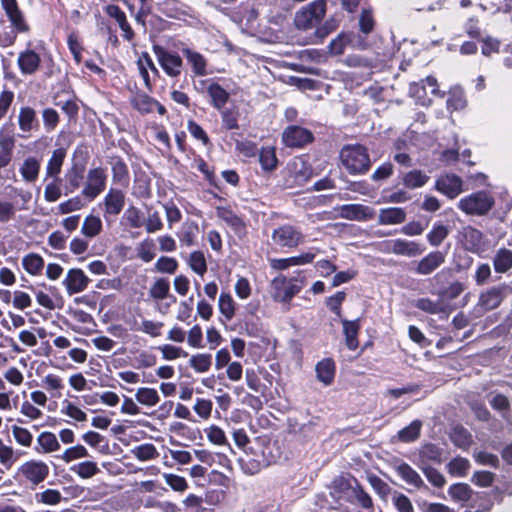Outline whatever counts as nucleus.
Masks as SVG:
<instances>
[{
	"mask_svg": "<svg viewBox=\"0 0 512 512\" xmlns=\"http://www.w3.org/2000/svg\"><path fill=\"white\" fill-rule=\"evenodd\" d=\"M60 181H61L60 179L59 180L54 179V181L48 183L45 186L44 199L47 202L53 203L60 199V197L62 195Z\"/></svg>",
	"mask_w": 512,
	"mask_h": 512,
	"instance_id": "62",
	"label": "nucleus"
},
{
	"mask_svg": "<svg viewBox=\"0 0 512 512\" xmlns=\"http://www.w3.org/2000/svg\"><path fill=\"white\" fill-rule=\"evenodd\" d=\"M445 262V255L441 251H432L416 263L414 271L418 275L432 274Z\"/></svg>",
	"mask_w": 512,
	"mask_h": 512,
	"instance_id": "13",
	"label": "nucleus"
},
{
	"mask_svg": "<svg viewBox=\"0 0 512 512\" xmlns=\"http://www.w3.org/2000/svg\"><path fill=\"white\" fill-rule=\"evenodd\" d=\"M90 283V279L79 268L70 269L63 280L69 295L77 294L84 291Z\"/></svg>",
	"mask_w": 512,
	"mask_h": 512,
	"instance_id": "12",
	"label": "nucleus"
},
{
	"mask_svg": "<svg viewBox=\"0 0 512 512\" xmlns=\"http://www.w3.org/2000/svg\"><path fill=\"white\" fill-rule=\"evenodd\" d=\"M315 253L306 252L298 256L288 257V258H271L269 259L270 267L274 270H286L291 266H300L305 264H310L315 259Z\"/></svg>",
	"mask_w": 512,
	"mask_h": 512,
	"instance_id": "17",
	"label": "nucleus"
},
{
	"mask_svg": "<svg viewBox=\"0 0 512 512\" xmlns=\"http://www.w3.org/2000/svg\"><path fill=\"white\" fill-rule=\"evenodd\" d=\"M395 470L401 479L408 485H411L418 490H429V487L425 484L418 472L409 464L401 463L395 466Z\"/></svg>",
	"mask_w": 512,
	"mask_h": 512,
	"instance_id": "19",
	"label": "nucleus"
},
{
	"mask_svg": "<svg viewBox=\"0 0 512 512\" xmlns=\"http://www.w3.org/2000/svg\"><path fill=\"white\" fill-rule=\"evenodd\" d=\"M413 305L417 309L429 314L446 313L448 310V305L441 299L432 301L429 298H419L413 302Z\"/></svg>",
	"mask_w": 512,
	"mask_h": 512,
	"instance_id": "31",
	"label": "nucleus"
},
{
	"mask_svg": "<svg viewBox=\"0 0 512 512\" xmlns=\"http://www.w3.org/2000/svg\"><path fill=\"white\" fill-rule=\"evenodd\" d=\"M0 4L8 17L12 28L19 33H26L30 30L25 16L19 8L17 0H0Z\"/></svg>",
	"mask_w": 512,
	"mask_h": 512,
	"instance_id": "8",
	"label": "nucleus"
},
{
	"mask_svg": "<svg viewBox=\"0 0 512 512\" xmlns=\"http://www.w3.org/2000/svg\"><path fill=\"white\" fill-rule=\"evenodd\" d=\"M43 126L46 132H52L56 129L60 122L59 113L53 108H45L42 113Z\"/></svg>",
	"mask_w": 512,
	"mask_h": 512,
	"instance_id": "51",
	"label": "nucleus"
},
{
	"mask_svg": "<svg viewBox=\"0 0 512 512\" xmlns=\"http://www.w3.org/2000/svg\"><path fill=\"white\" fill-rule=\"evenodd\" d=\"M395 255L404 257H417L421 255L425 247L415 241H409L406 239H395Z\"/></svg>",
	"mask_w": 512,
	"mask_h": 512,
	"instance_id": "24",
	"label": "nucleus"
},
{
	"mask_svg": "<svg viewBox=\"0 0 512 512\" xmlns=\"http://www.w3.org/2000/svg\"><path fill=\"white\" fill-rule=\"evenodd\" d=\"M181 52L196 75L205 76L207 74V61L202 54L187 47L182 48Z\"/></svg>",
	"mask_w": 512,
	"mask_h": 512,
	"instance_id": "28",
	"label": "nucleus"
},
{
	"mask_svg": "<svg viewBox=\"0 0 512 512\" xmlns=\"http://www.w3.org/2000/svg\"><path fill=\"white\" fill-rule=\"evenodd\" d=\"M259 161L262 168L266 171H272L277 166L275 150L271 147L262 148L259 153Z\"/></svg>",
	"mask_w": 512,
	"mask_h": 512,
	"instance_id": "54",
	"label": "nucleus"
},
{
	"mask_svg": "<svg viewBox=\"0 0 512 512\" xmlns=\"http://www.w3.org/2000/svg\"><path fill=\"white\" fill-rule=\"evenodd\" d=\"M122 219L127 226L134 229L142 227L144 223L141 211L134 206L126 209Z\"/></svg>",
	"mask_w": 512,
	"mask_h": 512,
	"instance_id": "53",
	"label": "nucleus"
},
{
	"mask_svg": "<svg viewBox=\"0 0 512 512\" xmlns=\"http://www.w3.org/2000/svg\"><path fill=\"white\" fill-rule=\"evenodd\" d=\"M15 147V136L13 132V125L6 123L0 128V149L13 151Z\"/></svg>",
	"mask_w": 512,
	"mask_h": 512,
	"instance_id": "45",
	"label": "nucleus"
},
{
	"mask_svg": "<svg viewBox=\"0 0 512 512\" xmlns=\"http://www.w3.org/2000/svg\"><path fill=\"white\" fill-rule=\"evenodd\" d=\"M41 162L40 159L29 156L24 159L19 172L24 181L28 183L35 182L39 176Z\"/></svg>",
	"mask_w": 512,
	"mask_h": 512,
	"instance_id": "29",
	"label": "nucleus"
},
{
	"mask_svg": "<svg viewBox=\"0 0 512 512\" xmlns=\"http://www.w3.org/2000/svg\"><path fill=\"white\" fill-rule=\"evenodd\" d=\"M303 285L304 277L301 275L289 279L279 275L271 281V296L275 301L289 303L301 291Z\"/></svg>",
	"mask_w": 512,
	"mask_h": 512,
	"instance_id": "3",
	"label": "nucleus"
},
{
	"mask_svg": "<svg viewBox=\"0 0 512 512\" xmlns=\"http://www.w3.org/2000/svg\"><path fill=\"white\" fill-rule=\"evenodd\" d=\"M314 140L312 132L306 128L291 125L285 128L282 141L287 147L302 148Z\"/></svg>",
	"mask_w": 512,
	"mask_h": 512,
	"instance_id": "7",
	"label": "nucleus"
},
{
	"mask_svg": "<svg viewBox=\"0 0 512 512\" xmlns=\"http://www.w3.org/2000/svg\"><path fill=\"white\" fill-rule=\"evenodd\" d=\"M367 480L375 492L383 499L387 498L391 493L390 486L384 482L380 477L370 474Z\"/></svg>",
	"mask_w": 512,
	"mask_h": 512,
	"instance_id": "59",
	"label": "nucleus"
},
{
	"mask_svg": "<svg viewBox=\"0 0 512 512\" xmlns=\"http://www.w3.org/2000/svg\"><path fill=\"white\" fill-rule=\"evenodd\" d=\"M199 228L196 222L187 220L182 224L179 233V240L182 245L191 247L195 244V238L198 234Z\"/></svg>",
	"mask_w": 512,
	"mask_h": 512,
	"instance_id": "36",
	"label": "nucleus"
},
{
	"mask_svg": "<svg viewBox=\"0 0 512 512\" xmlns=\"http://www.w3.org/2000/svg\"><path fill=\"white\" fill-rule=\"evenodd\" d=\"M207 93L211 98L212 106L218 110H221L229 100V93L218 83H211Z\"/></svg>",
	"mask_w": 512,
	"mask_h": 512,
	"instance_id": "34",
	"label": "nucleus"
},
{
	"mask_svg": "<svg viewBox=\"0 0 512 512\" xmlns=\"http://www.w3.org/2000/svg\"><path fill=\"white\" fill-rule=\"evenodd\" d=\"M155 53L163 70L172 77L180 75L182 68V59L179 55L167 52L163 48L156 47Z\"/></svg>",
	"mask_w": 512,
	"mask_h": 512,
	"instance_id": "14",
	"label": "nucleus"
},
{
	"mask_svg": "<svg viewBox=\"0 0 512 512\" xmlns=\"http://www.w3.org/2000/svg\"><path fill=\"white\" fill-rule=\"evenodd\" d=\"M341 323L343 326V333L345 336L346 346L348 347L349 350H356L359 346L357 336L360 330V320L341 319Z\"/></svg>",
	"mask_w": 512,
	"mask_h": 512,
	"instance_id": "22",
	"label": "nucleus"
},
{
	"mask_svg": "<svg viewBox=\"0 0 512 512\" xmlns=\"http://www.w3.org/2000/svg\"><path fill=\"white\" fill-rule=\"evenodd\" d=\"M106 13L114 18L123 32V37L131 41L134 38V31L129 25L125 13L117 5H108Z\"/></svg>",
	"mask_w": 512,
	"mask_h": 512,
	"instance_id": "26",
	"label": "nucleus"
},
{
	"mask_svg": "<svg viewBox=\"0 0 512 512\" xmlns=\"http://www.w3.org/2000/svg\"><path fill=\"white\" fill-rule=\"evenodd\" d=\"M188 265L199 276H203L207 272V263L202 251H193L188 258Z\"/></svg>",
	"mask_w": 512,
	"mask_h": 512,
	"instance_id": "44",
	"label": "nucleus"
},
{
	"mask_svg": "<svg viewBox=\"0 0 512 512\" xmlns=\"http://www.w3.org/2000/svg\"><path fill=\"white\" fill-rule=\"evenodd\" d=\"M506 289L505 285L488 289L480 295L479 305L487 311L497 308L505 298Z\"/></svg>",
	"mask_w": 512,
	"mask_h": 512,
	"instance_id": "18",
	"label": "nucleus"
},
{
	"mask_svg": "<svg viewBox=\"0 0 512 512\" xmlns=\"http://www.w3.org/2000/svg\"><path fill=\"white\" fill-rule=\"evenodd\" d=\"M288 169L294 179V182L297 184H302L308 181L313 174L311 166L302 158L294 159L288 165Z\"/></svg>",
	"mask_w": 512,
	"mask_h": 512,
	"instance_id": "20",
	"label": "nucleus"
},
{
	"mask_svg": "<svg viewBox=\"0 0 512 512\" xmlns=\"http://www.w3.org/2000/svg\"><path fill=\"white\" fill-rule=\"evenodd\" d=\"M106 177V173L102 168L89 170L86 186L82 190V195L91 200L95 199L105 189Z\"/></svg>",
	"mask_w": 512,
	"mask_h": 512,
	"instance_id": "9",
	"label": "nucleus"
},
{
	"mask_svg": "<svg viewBox=\"0 0 512 512\" xmlns=\"http://www.w3.org/2000/svg\"><path fill=\"white\" fill-rule=\"evenodd\" d=\"M271 237L274 243L282 248H296L305 240L303 233L290 224H284L274 229Z\"/></svg>",
	"mask_w": 512,
	"mask_h": 512,
	"instance_id": "5",
	"label": "nucleus"
},
{
	"mask_svg": "<svg viewBox=\"0 0 512 512\" xmlns=\"http://www.w3.org/2000/svg\"><path fill=\"white\" fill-rule=\"evenodd\" d=\"M17 459L18 457L16 456L14 449L11 446L5 445L3 440L0 438V464L6 469H10Z\"/></svg>",
	"mask_w": 512,
	"mask_h": 512,
	"instance_id": "58",
	"label": "nucleus"
},
{
	"mask_svg": "<svg viewBox=\"0 0 512 512\" xmlns=\"http://www.w3.org/2000/svg\"><path fill=\"white\" fill-rule=\"evenodd\" d=\"M339 217L351 221H367L375 216V210L362 204H346L338 208Z\"/></svg>",
	"mask_w": 512,
	"mask_h": 512,
	"instance_id": "10",
	"label": "nucleus"
},
{
	"mask_svg": "<svg viewBox=\"0 0 512 512\" xmlns=\"http://www.w3.org/2000/svg\"><path fill=\"white\" fill-rule=\"evenodd\" d=\"M17 122L19 130L23 133L22 137H26L30 135L32 131L39 129L37 112L30 106L20 107Z\"/></svg>",
	"mask_w": 512,
	"mask_h": 512,
	"instance_id": "15",
	"label": "nucleus"
},
{
	"mask_svg": "<svg viewBox=\"0 0 512 512\" xmlns=\"http://www.w3.org/2000/svg\"><path fill=\"white\" fill-rule=\"evenodd\" d=\"M102 230V222L98 216L89 215L85 218L81 232L89 238L96 237Z\"/></svg>",
	"mask_w": 512,
	"mask_h": 512,
	"instance_id": "41",
	"label": "nucleus"
},
{
	"mask_svg": "<svg viewBox=\"0 0 512 512\" xmlns=\"http://www.w3.org/2000/svg\"><path fill=\"white\" fill-rule=\"evenodd\" d=\"M392 502L398 512H414L411 500L398 491L392 493Z\"/></svg>",
	"mask_w": 512,
	"mask_h": 512,
	"instance_id": "61",
	"label": "nucleus"
},
{
	"mask_svg": "<svg viewBox=\"0 0 512 512\" xmlns=\"http://www.w3.org/2000/svg\"><path fill=\"white\" fill-rule=\"evenodd\" d=\"M326 0H314L302 7L294 18L298 29L308 30L318 25L326 14Z\"/></svg>",
	"mask_w": 512,
	"mask_h": 512,
	"instance_id": "4",
	"label": "nucleus"
},
{
	"mask_svg": "<svg viewBox=\"0 0 512 512\" xmlns=\"http://www.w3.org/2000/svg\"><path fill=\"white\" fill-rule=\"evenodd\" d=\"M131 453L140 461L153 460L159 456L156 447L151 443L136 446L131 450Z\"/></svg>",
	"mask_w": 512,
	"mask_h": 512,
	"instance_id": "43",
	"label": "nucleus"
},
{
	"mask_svg": "<svg viewBox=\"0 0 512 512\" xmlns=\"http://www.w3.org/2000/svg\"><path fill=\"white\" fill-rule=\"evenodd\" d=\"M125 205V195L121 190L110 189L104 198L105 213L118 215Z\"/></svg>",
	"mask_w": 512,
	"mask_h": 512,
	"instance_id": "21",
	"label": "nucleus"
},
{
	"mask_svg": "<svg viewBox=\"0 0 512 512\" xmlns=\"http://www.w3.org/2000/svg\"><path fill=\"white\" fill-rule=\"evenodd\" d=\"M470 467V463L467 459L462 457H456L452 459L448 465V472L457 477H463L467 474L468 469Z\"/></svg>",
	"mask_w": 512,
	"mask_h": 512,
	"instance_id": "55",
	"label": "nucleus"
},
{
	"mask_svg": "<svg viewBox=\"0 0 512 512\" xmlns=\"http://www.w3.org/2000/svg\"><path fill=\"white\" fill-rule=\"evenodd\" d=\"M421 427L422 422L420 420H414L410 425L404 427L398 432V437L402 442L415 441L420 435Z\"/></svg>",
	"mask_w": 512,
	"mask_h": 512,
	"instance_id": "47",
	"label": "nucleus"
},
{
	"mask_svg": "<svg viewBox=\"0 0 512 512\" xmlns=\"http://www.w3.org/2000/svg\"><path fill=\"white\" fill-rule=\"evenodd\" d=\"M136 255L145 263L151 262L156 256V246L152 239L141 241L136 247Z\"/></svg>",
	"mask_w": 512,
	"mask_h": 512,
	"instance_id": "40",
	"label": "nucleus"
},
{
	"mask_svg": "<svg viewBox=\"0 0 512 512\" xmlns=\"http://www.w3.org/2000/svg\"><path fill=\"white\" fill-rule=\"evenodd\" d=\"M37 443L41 447L38 450L42 453H51L60 449L59 441L56 435L52 432L44 431L37 437Z\"/></svg>",
	"mask_w": 512,
	"mask_h": 512,
	"instance_id": "38",
	"label": "nucleus"
},
{
	"mask_svg": "<svg viewBox=\"0 0 512 512\" xmlns=\"http://www.w3.org/2000/svg\"><path fill=\"white\" fill-rule=\"evenodd\" d=\"M448 494L454 501L466 503L472 497L473 491L466 483H456L449 487Z\"/></svg>",
	"mask_w": 512,
	"mask_h": 512,
	"instance_id": "39",
	"label": "nucleus"
},
{
	"mask_svg": "<svg viewBox=\"0 0 512 512\" xmlns=\"http://www.w3.org/2000/svg\"><path fill=\"white\" fill-rule=\"evenodd\" d=\"M71 470L80 478L88 479L96 475L100 470L93 461H84L71 467Z\"/></svg>",
	"mask_w": 512,
	"mask_h": 512,
	"instance_id": "50",
	"label": "nucleus"
},
{
	"mask_svg": "<svg viewBox=\"0 0 512 512\" xmlns=\"http://www.w3.org/2000/svg\"><path fill=\"white\" fill-rule=\"evenodd\" d=\"M19 473L33 486H37L49 475L48 465L41 460H29L19 467Z\"/></svg>",
	"mask_w": 512,
	"mask_h": 512,
	"instance_id": "6",
	"label": "nucleus"
},
{
	"mask_svg": "<svg viewBox=\"0 0 512 512\" xmlns=\"http://www.w3.org/2000/svg\"><path fill=\"white\" fill-rule=\"evenodd\" d=\"M449 230L443 224H435L432 230L427 234V239L431 246L438 247L448 236Z\"/></svg>",
	"mask_w": 512,
	"mask_h": 512,
	"instance_id": "52",
	"label": "nucleus"
},
{
	"mask_svg": "<svg viewBox=\"0 0 512 512\" xmlns=\"http://www.w3.org/2000/svg\"><path fill=\"white\" fill-rule=\"evenodd\" d=\"M461 235L462 243L466 250L476 253L481 249L483 235L479 230L467 226L463 228Z\"/></svg>",
	"mask_w": 512,
	"mask_h": 512,
	"instance_id": "23",
	"label": "nucleus"
},
{
	"mask_svg": "<svg viewBox=\"0 0 512 512\" xmlns=\"http://www.w3.org/2000/svg\"><path fill=\"white\" fill-rule=\"evenodd\" d=\"M155 269L160 273L174 274L178 269V262L175 258L161 256L155 263Z\"/></svg>",
	"mask_w": 512,
	"mask_h": 512,
	"instance_id": "60",
	"label": "nucleus"
},
{
	"mask_svg": "<svg viewBox=\"0 0 512 512\" xmlns=\"http://www.w3.org/2000/svg\"><path fill=\"white\" fill-rule=\"evenodd\" d=\"M135 398L140 404L149 407L155 406L160 400L158 392L153 388L147 387L139 388L136 391Z\"/></svg>",
	"mask_w": 512,
	"mask_h": 512,
	"instance_id": "42",
	"label": "nucleus"
},
{
	"mask_svg": "<svg viewBox=\"0 0 512 512\" xmlns=\"http://www.w3.org/2000/svg\"><path fill=\"white\" fill-rule=\"evenodd\" d=\"M462 186V179L455 174L442 175L435 183V189L450 199L457 197L462 192Z\"/></svg>",
	"mask_w": 512,
	"mask_h": 512,
	"instance_id": "11",
	"label": "nucleus"
},
{
	"mask_svg": "<svg viewBox=\"0 0 512 512\" xmlns=\"http://www.w3.org/2000/svg\"><path fill=\"white\" fill-rule=\"evenodd\" d=\"M216 215L219 219L230 226L235 233L242 234L245 231V225L242 219L236 215L231 209L226 207H217Z\"/></svg>",
	"mask_w": 512,
	"mask_h": 512,
	"instance_id": "30",
	"label": "nucleus"
},
{
	"mask_svg": "<svg viewBox=\"0 0 512 512\" xmlns=\"http://www.w3.org/2000/svg\"><path fill=\"white\" fill-rule=\"evenodd\" d=\"M317 379L324 385H330L335 376V364L332 359H323L316 365Z\"/></svg>",
	"mask_w": 512,
	"mask_h": 512,
	"instance_id": "32",
	"label": "nucleus"
},
{
	"mask_svg": "<svg viewBox=\"0 0 512 512\" xmlns=\"http://www.w3.org/2000/svg\"><path fill=\"white\" fill-rule=\"evenodd\" d=\"M406 219V212L400 207H389L379 211L378 223L381 225L401 224Z\"/></svg>",
	"mask_w": 512,
	"mask_h": 512,
	"instance_id": "27",
	"label": "nucleus"
},
{
	"mask_svg": "<svg viewBox=\"0 0 512 512\" xmlns=\"http://www.w3.org/2000/svg\"><path fill=\"white\" fill-rule=\"evenodd\" d=\"M495 205V199L490 192L477 191L460 199L458 208L470 216H485Z\"/></svg>",
	"mask_w": 512,
	"mask_h": 512,
	"instance_id": "2",
	"label": "nucleus"
},
{
	"mask_svg": "<svg viewBox=\"0 0 512 512\" xmlns=\"http://www.w3.org/2000/svg\"><path fill=\"white\" fill-rule=\"evenodd\" d=\"M17 64L22 75H33L40 68L41 58L34 50L26 49L19 53Z\"/></svg>",
	"mask_w": 512,
	"mask_h": 512,
	"instance_id": "16",
	"label": "nucleus"
},
{
	"mask_svg": "<svg viewBox=\"0 0 512 512\" xmlns=\"http://www.w3.org/2000/svg\"><path fill=\"white\" fill-rule=\"evenodd\" d=\"M429 176L420 170H413L408 172L403 179V183L408 188L422 187L427 183Z\"/></svg>",
	"mask_w": 512,
	"mask_h": 512,
	"instance_id": "49",
	"label": "nucleus"
},
{
	"mask_svg": "<svg viewBox=\"0 0 512 512\" xmlns=\"http://www.w3.org/2000/svg\"><path fill=\"white\" fill-rule=\"evenodd\" d=\"M494 270L497 273H506L512 269V250L500 248L493 257Z\"/></svg>",
	"mask_w": 512,
	"mask_h": 512,
	"instance_id": "33",
	"label": "nucleus"
},
{
	"mask_svg": "<svg viewBox=\"0 0 512 512\" xmlns=\"http://www.w3.org/2000/svg\"><path fill=\"white\" fill-rule=\"evenodd\" d=\"M218 307L226 320L230 321L235 315V302L229 293L222 292L219 296Z\"/></svg>",
	"mask_w": 512,
	"mask_h": 512,
	"instance_id": "46",
	"label": "nucleus"
},
{
	"mask_svg": "<svg viewBox=\"0 0 512 512\" xmlns=\"http://www.w3.org/2000/svg\"><path fill=\"white\" fill-rule=\"evenodd\" d=\"M12 434L16 442L24 447L32 444L33 436L30 431L20 426H12Z\"/></svg>",
	"mask_w": 512,
	"mask_h": 512,
	"instance_id": "64",
	"label": "nucleus"
},
{
	"mask_svg": "<svg viewBox=\"0 0 512 512\" xmlns=\"http://www.w3.org/2000/svg\"><path fill=\"white\" fill-rule=\"evenodd\" d=\"M65 157L66 150L64 148H58L52 152L46 165V178L60 179L59 174L61 173Z\"/></svg>",
	"mask_w": 512,
	"mask_h": 512,
	"instance_id": "25",
	"label": "nucleus"
},
{
	"mask_svg": "<svg viewBox=\"0 0 512 512\" xmlns=\"http://www.w3.org/2000/svg\"><path fill=\"white\" fill-rule=\"evenodd\" d=\"M354 482L353 486V495L356 498L357 502L364 509H370L373 507V501L370 495L364 490L361 484L357 479H352Z\"/></svg>",
	"mask_w": 512,
	"mask_h": 512,
	"instance_id": "56",
	"label": "nucleus"
},
{
	"mask_svg": "<svg viewBox=\"0 0 512 512\" xmlns=\"http://www.w3.org/2000/svg\"><path fill=\"white\" fill-rule=\"evenodd\" d=\"M190 366L197 372H207L212 365V357L210 354L193 355L189 361Z\"/></svg>",
	"mask_w": 512,
	"mask_h": 512,
	"instance_id": "57",
	"label": "nucleus"
},
{
	"mask_svg": "<svg viewBox=\"0 0 512 512\" xmlns=\"http://www.w3.org/2000/svg\"><path fill=\"white\" fill-rule=\"evenodd\" d=\"M342 166L351 175L366 173L371 165L366 147L360 144H348L342 147L339 154Z\"/></svg>",
	"mask_w": 512,
	"mask_h": 512,
	"instance_id": "1",
	"label": "nucleus"
},
{
	"mask_svg": "<svg viewBox=\"0 0 512 512\" xmlns=\"http://www.w3.org/2000/svg\"><path fill=\"white\" fill-rule=\"evenodd\" d=\"M131 104L141 113H151L155 110L157 101L145 93L137 92L132 96Z\"/></svg>",
	"mask_w": 512,
	"mask_h": 512,
	"instance_id": "35",
	"label": "nucleus"
},
{
	"mask_svg": "<svg viewBox=\"0 0 512 512\" xmlns=\"http://www.w3.org/2000/svg\"><path fill=\"white\" fill-rule=\"evenodd\" d=\"M163 477L166 484L174 491L184 492L188 487L187 481L184 477L172 473H164Z\"/></svg>",
	"mask_w": 512,
	"mask_h": 512,
	"instance_id": "63",
	"label": "nucleus"
},
{
	"mask_svg": "<svg viewBox=\"0 0 512 512\" xmlns=\"http://www.w3.org/2000/svg\"><path fill=\"white\" fill-rule=\"evenodd\" d=\"M23 268L31 275H39L44 269V259L36 253H29L22 259Z\"/></svg>",
	"mask_w": 512,
	"mask_h": 512,
	"instance_id": "37",
	"label": "nucleus"
},
{
	"mask_svg": "<svg viewBox=\"0 0 512 512\" xmlns=\"http://www.w3.org/2000/svg\"><path fill=\"white\" fill-rule=\"evenodd\" d=\"M170 284L167 279H157L149 289V295L155 300H163L169 295Z\"/></svg>",
	"mask_w": 512,
	"mask_h": 512,
	"instance_id": "48",
	"label": "nucleus"
}]
</instances>
